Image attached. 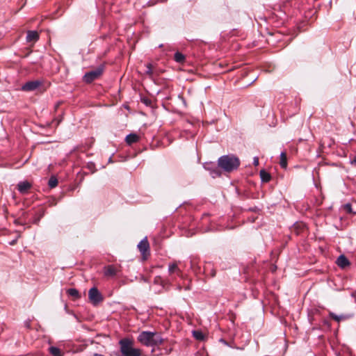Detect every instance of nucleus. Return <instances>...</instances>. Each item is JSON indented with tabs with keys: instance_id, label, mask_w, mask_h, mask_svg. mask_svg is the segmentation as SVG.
<instances>
[{
	"instance_id": "nucleus-1",
	"label": "nucleus",
	"mask_w": 356,
	"mask_h": 356,
	"mask_svg": "<svg viewBox=\"0 0 356 356\" xmlns=\"http://www.w3.org/2000/svg\"><path fill=\"white\" fill-rule=\"evenodd\" d=\"M138 341L147 347H156L163 343V339L156 332L143 331L138 337Z\"/></svg>"
},
{
	"instance_id": "nucleus-2",
	"label": "nucleus",
	"mask_w": 356,
	"mask_h": 356,
	"mask_svg": "<svg viewBox=\"0 0 356 356\" xmlns=\"http://www.w3.org/2000/svg\"><path fill=\"white\" fill-rule=\"evenodd\" d=\"M218 165L224 171L230 172L238 168L240 161L233 154L223 155L218 159Z\"/></svg>"
},
{
	"instance_id": "nucleus-3",
	"label": "nucleus",
	"mask_w": 356,
	"mask_h": 356,
	"mask_svg": "<svg viewBox=\"0 0 356 356\" xmlns=\"http://www.w3.org/2000/svg\"><path fill=\"white\" fill-rule=\"evenodd\" d=\"M122 356H140L141 350L134 348L133 341L129 339H121L119 342Z\"/></svg>"
},
{
	"instance_id": "nucleus-4",
	"label": "nucleus",
	"mask_w": 356,
	"mask_h": 356,
	"mask_svg": "<svg viewBox=\"0 0 356 356\" xmlns=\"http://www.w3.org/2000/svg\"><path fill=\"white\" fill-rule=\"evenodd\" d=\"M103 71V66H99L96 69L86 73L83 76V81L87 83H90L94 80L98 79L102 74Z\"/></svg>"
},
{
	"instance_id": "nucleus-5",
	"label": "nucleus",
	"mask_w": 356,
	"mask_h": 356,
	"mask_svg": "<svg viewBox=\"0 0 356 356\" xmlns=\"http://www.w3.org/2000/svg\"><path fill=\"white\" fill-rule=\"evenodd\" d=\"M88 298L90 301L94 305H97L103 300V296L97 288L92 287L88 291Z\"/></svg>"
},
{
	"instance_id": "nucleus-6",
	"label": "nucleus",
	"mask_w": 356,
	"mask_h": 356,
	"mask_svg": "<svg viewBox=\"0 0 356 356\" xmlns=\"http://www.w3.org/2000/svg\"><path fill=\"white\" fill-rule=\"evenodd\" d=\"M42 82L39 80L31 81L25 83L22 90L24 91H33L42 85Z\"/></svg>"
},
{
	"instance_id": "nucleus-7",
	"label": "nucleus",
	"mask_w": 356,
	"mask_h": 356,
	"mask_svg": "<svg viewBox=\"0 0 356 356\" xmlns=\"http://www.w3.org/2000/svg\"><path fill=\"white\" fill-rule=\"evenodd\" d=\"M138 248L141 252L143 257L145 259L147 254H149V244L147 237L144 238L138 244Z\"/></svg>"
},
{
	"instance_id": "nucleus-8",
	"label": "nucleus",
	"mask_w": 356,
	"mask_h": 356,
	"mask_svg": "<svg viewBox=\"0 0 356 356\" xmlns=\"http://www.w3.org/2000/svg\"><path fill=\"white\" fill-rule=\"evenodd\" d=\"M168 273L170 275L176 274L180 277L183 276L182 271L179 268L177 261H174L168 264Z\"/></svg>"
},
{
	"instance_id": "nucleus-9",
	"label": "nucleus",
	"mask_w": 356,
	"mask_h": 356,
	"mask_svg": "<svg viewBox=\"0 0 356 356\" xmlns=\"http://www.w3.org/2000/svg\"><path fill=\"white\" fill-rule=\"evenodd\" d=\"M31 187V184L27 181H20L17 184V190L22 194H26Z\"/></svg>"
},
{
	"instance_id": "nucleus-10",
	"label": "nucleus",
	"mask_w": 356,
	"mask_h": 356,
	"mask_svg": "<svg viewBox=\"0 0 356 356\" xmlns=\"http://www.w3.org/2000/svg\"><path fill=\"white\" fill-rule=\"evenodd\" d=\"M118 272V268L113 265H108L104 268V273L106 277H113Z\"/></svg>"
},
{
	"instance_id": "nucleus-11",
	"label": "nucleus",
	"mask_w": 356,
	"mask_h": 356,
	"mask_svg": "<svg viewBox=\"0 0 356 356\" xmlns=\"http://www.w3.org/2000/svg\"><path fill=\"white\" fill-rule=\"evenodd\" d=\"M26 40L27 42H35L39 40V34L36 31H28Z\"/></svg>"
},
{
	"instance_id": "nucleus-12",
	"label": "nucleus",
	"mask_w": 356,
	"mask_h": 356,
	"mask_svg": "<svg viewBox=\"0 0 356 356\" xmlns=\"http://www.w3.org/2000/svg\"><path fill=\"white\" fill-rule=\"evenodd\" d=\"M336 263L339 267L342 268H344L350 265V261L343 254L340 255L337 258Z\"/></svg>"
},
{
	"instance_id": "nucleus-13",
	"label": "nucleus",
	"mask_w": 356,
	"mask_h": 356,
	"mask_svg": "<svg viewBox=\"0 0 356 356\" xmlns=\"http://www.w3.org/2000/svg\"><path fill=\"white\" fill-rule=\"evenodd\" d=\"M139 139V136H138L136 134L131 133L126 136L125 141L128 145H130L133 143H137Z\"/></svg>"
},
{
	"instance_id": "nucleus-14",
	"label": "nucleus",
	"mask_w": 356,
	"mask_h": 356,
	"mask_svg": "<svg viewBox=\"0 0 356 356\" xmlns=\"http://www.w3.org/2000/svg\"><path fill=\"white\" fill-rule=\"evenodd\" d=\"M329 316L330 318H332L333 320H334L337 322H340L342 320H345L348 318V316L346 315H337L332 312H329Z\"/></svg>"
},
{
	"instance_id": "nucleus-15",
	"label": "nucleus",
	"mask_w": 356,
	"mask_h": 356,
	"mask_svg": "<svg viewBox=\"0 0 356 356\" xmlns=\"http://www.w3.org/2000/svg\"><path fill=\"white\" fill-rule=\"evenodd\" d=\"M207 170H209L210 175L213 178H216V177H220L221 175V172L217 167L207 168Z\"/></svg>"
},
{
	"instance_id": "nucleus-16",
	"label": "nucleus",
	"mask_w": 356,
	"mask_h": 356,
	"mask_svg": "<svg viewBox=\"0 0 356 356\" xmlns=\"http://www.w3.org/2000/svg\"><path fill=\"white\" fill-rule=\"evenodd\" d=\"M49 351L53 356H63L60 349L57 347L51 346L49 348Z\"/></svg>"
},
{
	"instance_id": "nucleus-17",
	"label": "nucleus",
	"mask_w": 356,
	"mask_h": 356,
	"mask_svg": "<svg viewBox=\"0 0 356 356\" xmlns=\"http://www.w3.org/2000/svg\"><path fill=\"white\" fill-rule=\"evenodd\" d=\"M280 165L282 168H286L287 166V159L285 152H282L280 154Z\"/></svg>"
},
{
	"instance_id": "nucleus-18",
	"label": "nucleus",
	"mask_w": 356,
	"mask_h": 356,
	"mask_svg": "<svg viewBox=\"0 0 356 356\" xmlns=\"http://www.w3.org/2000/svg\"><path fill=\"white\" fill-rule=\"evenodd\" d=\"M67 293L70 296L73 297L74 299H79L80 298V294L78 290L74 288L69 289L67 291Z\"/></svg>"
},
{
	"instance_id": "nucleus-19",
	"label": "nucleus",
	"mask_w": 356,
	"mask_h": 356,
	"mask_svg": "<svg viewBox=\"0 0 356 356\" xmlns=\"http://www.w3.org/2000/svg\"><path fill=\"white\" fill-rule=\"evenodd\" d=\"M174 59L177 63H182L185 60V56L183 54L177 51L174 55Z\"/></svg>"
},
{
	"instance_id": "nucleus-20",
	"label": "nucleus",
	"mask_w": 356,
	"mask_h": 356,
	"mask_svg": "<svg viewBox=\"0 0 356 356\" xmlns=\"http://www.w3.org/2000/svg\"><path fill=\"white\" fill-rule=\"evenodd\" d=\"M48 185L51 188H55L58 185V179L56 177L52 176L48 181Z\"/></svg>"
},
{
	"instance_id": "nucleus-21",
	"label": "nucleus",
	"mask_w": 356,
	"mask_h": 356,
	"mask_svg": "<svg viewBox=\"0 0 356 356\" xmlns=\"http://www.w3.org/2000/svg\"><path fill=\"white\" fill-rule=\"evenodd\" d=\"M193 337L197 340H202L204 339V334L202 332L195 330L193 332Z\"/></svg>"
},
{
	"instance_id": "nucleus-22",
	"label": "nucleus",
	"mask_w": 356,
	"mask_h": 356,
	"mask_svg": "<svg viewBox=\"0 0 356 356\" xmlns=\"http://www.w3.org/2000/svg\"><path fill=\"white\" fill-rule=\"evenodd\" d=\"M146 68H147V70L145 72V73L150 77L152 78V76H153V70H152V65L151 63H147L146 65Z\"/></svg>"
},
{
	"instance_id": "nucleus-23",
	"label": "nucleus",
	"mask_w": 356,
	"mask_h": 356,
	"mask_svg": "<svg viewBox=\"0 0 356 356\" xmlns=\"http://www.w3.org/2000/svg\"><path fill=\"white\" fill-rule=\"evenodd\" d=\"M260 176L263 182H267V171L266 170H261L260 171Z\"/></svg>"
},
{
	"instance_id": "nucleus-24",
	"label": "nucleus",
	"mask_w": 356,
	"mask_h": 356,
	"mask_svg": "<svg viewBox=\"0 0 356 356\" xmlns=\"http://www.w3.org/2000/svg\"><path fill=\"white\" fill-rule=\"evenodd\" d=\"M344 209L346 211L349 213H356V212L353 211L352 210V206L350 204L348 203L344 205Z\"/></svg>"
},
{
	"instance_id": "nucleus-25",
	"label": "nucleus",
	"mask_w": 356,
	"mask_h": 356,
	"mask_svg": "<svg viewBox=\"0 0 356 356\" xmlns=\"http://www.w3.org/2000/svg\"><path fill=\"white\" fill-rule=\"evenodd\" d=\"M281 346H282V350L280 351V353H278V355L277 356H283L284 355V352H283V344L281 342Z\"/></svg>"
},
{
	"instance_id": "nucleus-26",
	"label": "nucleus",
	"mask_w": 356,
	"mask_h": 356,
	"mask_svg": "<svg viewBox=\"0 0 356 356\" xmlns=\"http://www.w3.org/2000/svg\"><path fill=\"white\" fill-rule=\"evenodd\" d=\"M254 165H259V159L257 157H254Z\"/></svg>"
},
{
	"instance_id": "nucleus-27",
	"label": "nucleus",
	"mask_w": 356,
	"mask_h": 356,
	"mask_svg": "<svg viewBox=\"0 0 356 356\" xmlns=\"http://www.w3.org/2000/svg\"><path fill=\"white\" fill-rule=\"evenodd\" d=\"M350 163L351 164L356 165V156L353 158Z\"/></svg>"
},
{
	"instance_id": "nucleus-28",
	"label": "nucleus",
	"mask_w": 356,
	"mask_h": 356,
	"mask_svg": "<svg viewBox=\"0 0 356 356\" xmlns=\"http://www.w3.org/2000/svg\"><path fill=\"white\" fill-rule=\"evenodd\" d=\"M276 269H277V266H273L271 267L270 270H271L272 272H275L276 270Z\"/></svg>"
},
{
	"instance_id": "nucleus-29",
	"label": "nucleus",
	"mask_w": 356,
	"mask_h": 356,
	"mask_svg": "<svg viewBox=\"0 0 356 356\" xmlns=\"http://www.w3.org/2000/svg\"><path fill=\"white\" fill-rule=\"evenodd\" d=\"M43 214H41V216L34 221L35 223H37L39 220H40V218L42 216Z\"/></svg>"
},
{
	"instance_id": "nucleus-30",
	"label": "nucleus",
	"mask_w": 356,
	"mask_h": 356,
	"mask_svg": "<svg viewBox=\"0 0 356 356\" xmlns=\"http://www.w3.org/2000/svg\"><path fill=\"white\" fill-rule=\"evenodd\" d=\"M15 243V241H13L12 242L10 243V245H14Z\"/></svg>"
},
{
	"instance_id": "nucleus-31",
	"label": "nucleus",
	"mask_w": 356,
	"mask_h": 356,
	"mask_svg": "<svg viewBox=\"0 0 356 356\" xmlns=\"http://www.w3.org/2000/svg\"><path fill=\"white\" fill-rule=\"evenodd\" d=\"M268 181H269L270 180V175L269 174H268Z\"/></svg>"
},
{
	"instance_id": "nucleus-32",
	"label": "nucleus",
	"mask_w": 356,
	"mask_h": 356,
	"mask_svg": "<svg viewBox=\"0 0 356 356\" xmlns=\"http://www.w3.org/2000/svg\"><path fill=\"white\" fill-rule=\"evenodd\" d=\"M273 35V33L268 32V35Z\"/></svg>"
},
{
	"instance_id": "nucleus-33",
	"label": "nucleus",
	"mask_w": 356,
	"mask_h": 356,
	"mask_svg": "<svg viewBox=\"0 0 356 356\" xmlns=\"http://www.w3.org/2000/svg\"><path fill=\"white\" fill-rule=\"evenodd\" d=\"M179 290L181 289V287L180 286H178Z\"/></svg>"
}]
</instances>
